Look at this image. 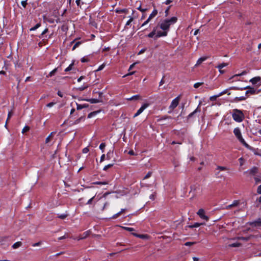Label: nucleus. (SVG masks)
<instances>
[{
	"label": "nucleus",
	"mask_w": 261,
	"mask_h": 261,
	"mask_svg": "<svg viewBox=\"0 0 261 261\" xmlns=\"http://www.w3.org/2000/svg\"><path fill=\"white\" fill-rule=\"evenodd\" d=\"M177 20V18L176 17H172L170 19H165L161 23L160 25V28L167 32L170 28V26L176 23Z\"/></svg>",
	"instance_id": "f257e3e1"
},
{
	"label": "nucleus",
	"mask_w": 261,
	"mask_h": 261,
	"mask_svg": "<svg viewBox=\"0 0 261 261\" xmlns=\"http://www.w3.org/2000/svg\"><path fill=\"white\" fill-rule=\"evenodd\" d=\"M232 116L234 120L238 122L242 121L244 118V115L243 112L241 110L238 109H234L233 110Z\"/></svg>",
	"instance_id": "f03ea898"
},
{
	"label": "nucleus",
	"mask_w": 261,
	"mask_h": 261,
	"mask_svg": "<svg viewBox=\"0 0 261 261\" xmlns=\"http://www.w3.org/2000/svg\"><path fill=\"white\" fill-rule=\"evenodd\" d=\"M229 90H243L245 89H249L250 94H258L260 92V90H256L254 88L247 86L244 88H239L237 87H231L229 88Z\"/></svg>",
	"instance_id": "7ed1b4c3"
},
{
	"label": "nucleus",
	"mask_w": 261,
	"mask_h": 261,
	"mask_svg": "<svg viewBox=\"0 0 261 261\" xmlns=\"http://www.w3.org/2000/svg\"><path fill=\"white\" fill-rule=\"evenodd\" d=\"M179 100L180 96H178L172 100L170 106H169V109L171 110H174L178 106Z\"/></svg>",
	"instance_id": "20e7f679"
},
{
	"label": "nucleus",
	"mask_w": 261,
	"mask_h": 261,
	"mask_svg": "<svg viewBox=\"0 0 261 261\" xmlns=\"http://www.w3.org/2000/svg\"><path fill=\"white\" fill-rule=\"evenodd\" d=\"M86 194H90V196H92V197H91L90 199L88 201V202L86 203V204H91L92 203L93 200L94 199L96 196V194L91 190H87V191L86 192Z\"/></svg>",
	"instance_id": "39448f33"
},
{
	"label": "nucleus",
	"mask_w": 261,
	"mask_h": 261,
	"mask_svg": "<svg viewBox=\"0 0 261 261\" xmlns=\"http://www.w3.org/2000/svg\"><path fill=\"white\" fill-rule=\"evenodd\" d=\"M197 214L202 219L205 220L206 221L208 220V217L204 215V211L202 208L198 210Z\"/></svg>",
	"instance_id": "423d86ee"
},
{
	"label": "nucleus",
	"mask_w": 261,
	"mask_h": 261,
	"mask_svg": "<svg viewBox=\"0 0 261 261\" xmlns=\"http://www.w3.org/2000/svg\"><path fill=\"white\" fill-rule=\"evenodd\" d=\"M149 106L148 103L143 104L142 107L138 110L137 113L134 115V117H137Z\"/></svg>",
	"instance_id": "0eeeda50"
},
{
	"label": "nucleus",
	"mask_w": 261,
	"mask_h": 261,
	"mask_svg": "<svg viewBox=\"0 0 261 261\" xmlns=\"http://www.w3.org/2000/svg\"><path fill=\"white\" fill-rule=\"evenodd\" d=\"M250 225L254 227H261V217L258 218L255 221L250 223Z\"/></svg>",
	"instance_id": "6e6552de"
},
{
	"label": "nucleus",
	"mask_w": 261,
	"mask_h": 261,
	"mask_svg": "<svg viewBox=\"0 0 261 261\" xmlns=\"http://www.w3.org/2000/svg\"><path fill=\"white\" fill-rule=\"evenodd\" d=\"M83 100H85L86 101L90 102L91 103H96L98 102H102L103 101L101 99H95V98H91V99H84Z\"/></svg>",
	"instance_id": "1a4fd4ad"
},
{
	"label": "nucleus",
	"mask_w": 261,
	"mask_h": 261,
	"mask_svg": "<svg viewBox=\"0 0 261 261\" xmlns=\"http://www.w3.org/2000/svg\"><path fill=\"white\" fill-rule=\"evenodd\" d=\"M167 35V31H164L163 32L158 31L156 33V35L154 36V39L156 40L158 38L162 36H166Z\"/></svg>",
	"instance_id": "9d476101"
},
{
	"label": "nucleus",
	"mask_w": 261,
	"mask_h": 261,
	"mask_svg": "<svg viewBox=\"0 0 261 261\" xmlns=\"http://www.w3.org/2000/svg\"><path fill=\"white\" fill-rule=\"evenodd\" d=\"M258 169L256 167H253L250 170H248L247 172L249 173L250 175H255L258 173Z\"/></svg>",
	"instance_id": "9b49d317"
},
{
	"label": "nucleus",
	"mask_w": 261,
	"mask_h": 261,
	"mask_svg": "<svg viewBox=\"0 0 261 261\" xmlns=\"http://www.w3.org/2000/svg\"><path fill=\"white\" fill-rule=\"evenodd\" d=\"M233 133L235 135L236 137L237 138V139L241 138V137H242V134L240 129L238 127H236L234 129Z\"/></svg>",
	"instance_id": "f8f14e48"
},
{
	"label": "nucleus",
	"mask_w": 261,
	"mask_h": 261,
	"mask_svg": "<svg viewBox=\"0 0 261 261\" xmlns=\"http://www.w3.org/2000/svg\"><path fill=\"white\" fill-rule=\"evenodd\" d=\"M261 81V77L259 76H256L250 80V82H251L253 85L256 84L258 82Z\"/></svg>",
	"instance_id": "ddd939ff"
},
{
	"label": "nucleus",
	"mask_w": 261,
	"mask_h": 261,
	"mask_svg": "<svg viewBox=\"0 0 261 261\" xmlns=\"http://www.w3.org/2000/svg\"><path fill=\"white\" fill-rule=\"evenodd\" d=\"M238 139L239 140V141L243 144L246 147L249 149H251L252 147L250 146L244 140V139L243 138L242 136L241 137V138H238Z\"/></svg>",
	"instance_id": "4468645a"
},
{
	"label": "nucleus",
	"mask_w": 261,
	"mask_h": 261,
	"mask_svg": "<svg viewBox=\"0 0 261 261\" xmlns=\"http://www.w3.org/2000/svg\"><path fill=\"white\" fill-rule=\"evenodd\" d=\"M76 106H77L76 109L77 110H80L83 108H86L89 107L88 104L80 105L77 103H76Z\"/></svg>",
	"instance_id": "2eb2a0df"
},
{
	"label": "nucleus",
	"mask_w": 261,
	"mask_h": 261,
	"mask_svg": "<svg viewBox=\"0 0 261 261\" xmlns=\"http://www.w3.org/2000/svg\"><path fill=\"white\" fill-rule=\"evenodd\" d=\"M207 59V57H201L200 58H199L198 61H197V63L195 65V66H198L200 64H201L203 62H204V61H205Z\"/></svg>",
	"instance_id": "dca6fc26"
},
{
	"label": "nucleus",
	"mask_w": 261,
	"mask_h": 261,
	"mask_svg": "<svg viewBox=\"0 0 261 261\" xmlns=\"http://www.w3.org/2000/svg\"><path fill=\"white\" fill-rule=\"evenodd\" d=\"M132 234L136 237L141 239H145L148 238V236L146 234H139L136 233H133Z\"/></svg>",
	"instance_id": "f3484780"
},
{
	"label": "nucleus",
	"mask_w": 261,
	"mask_h": 261,
	"mask_svg": "<svg viewBox=\"0 0 261 261\" xmlns=\"http://www.w3.org/2000/svg\"><path fill=\"white\" fill-rule=\"evenodd\" d=\"M156 28H154L152 31L149 34H148L147 36L149 38H152L154 37V36L156 35Z\"/></svg>",
	"instance_id": "a211bd4d"
},
{
	"label": "nucleus",
	"mask_w": 261,
	"mask_h": 261,
	"mask_svg": "<svg viewBox=\"0 0 261 261\" xmlns=\"http://www.w3.org/2000/svg\"><path fill=\"white\" fill-rule=\"evenodd\" d=\"M158 14V11L156 9H154L151 14L150 15L149 17L148 18L149 19L151 20L152 18L154 17Z\"/></svg>",
	"instance_id": "6ab92c4d"
},
{
	"label": "nucleus",
	"mask_w": 261,
	"mask_h": 261,
	"mask_svg": "<svg viewBox=\"0 0 261 261\" xmlns=\"http://www.w3.org/2000/svg\"><path fill=\"white\" fill-rule=\"evenodd\" d=\"M100 112V110H98V111H93L92 112H91L88 115V118H92L93 116H95V115H96L97 114L99 113V112Z\"/></svg>",
	"instance_id": "aec40b11"
},
{
	"label": "nucleus",
	"mask_w": 261,
	"mask_h": 261,
	"mask_svg": "<svg viewBox=\"0 0 261 261\" xmlns=\"http://www.w3.org/2000/svg\"><path fill=\"white\" fill-rule=\"evenodd\" d=\"M200 112V109H199V107H197L194 111H193L192 113H190L188 116V118H190L192 117L195 113H196L197 112Z\"/></svg>",
	"instance_id": "412c9836"
},
{
	"label": "nucleus",
	"mask_w": 261,
	"mask_h": 261,
	"mask_svg": "<svg viewBox=\"0 0 261 261\" xmlns=\"http://www.w3.org/2000/svg\"><path fill=\"white\" fill-rule=\"evenodd\" d=\"M205 224L204 223H195L193 225H189V227L190 228H194V227H198L201 225Z\"/></svg>",
	"instance_id": "4be33fe9"
},
{
	"label": "nucleus",
	"mask_w": 261,
	"mask_h": 261,
	"mask_svg": "<svg viewBox=\"0 0 261 261\" xmlns=\"http://www.w3.org/2000/svg\"><path fill=\"white\" fill-rule=\"evenodd\" d=\"M246 99V97L241 96V97H237L234 99V101L238 102L239 101H242Z\"/></svg>",
	"instance_id": "5701e85b"
},
{
	"label": "nucleus",
	"mask_w": 261,
	"mask_h": 261,
	"mask_svg": "<svg viewBox=\"0 0 261 261\" xmlns=\"http://www.w3.org/2000/svg\"><path fill=\"white\" fill-rule=\"evenodd\" d=\"M241 244L240 243H235L228 245L229 247H238L241 246Z\"/></svg>",
	"instance_id": "b1692460"
},
{
	"label": "nucleus",
	"mask_w": 261,
	"mask_h": 261,
	"mask_svg": "<svg viewBox=\"0 0 261 261\" xmlns=\"http://www.w3.org/2000/svg\"><path fill=\"white\" fill-rule=\"evenodd\" d=\"M228 65V64L226 63H223L222 64H219L217 66V68H218L219 69H221L223 67L226 66Z\"/></svg>",
	"instance_id": "393cba45"
},
{
	"label": "nucleus",
	"mask_w": 261,
	"mask_h": 261,
	"mask_svg": "<svg viewBox=\"0 0 261 261\" xmlns=\"http://www.w3.org/2000/svg\"><path fill=\"white\" fill-rule=\"evenodd\" d=\"M139 98H140V95H136L131 97L130 98H127V99L129 100H138Z\"/></svg>",
	"instance_id": "a878e982"
},
{
	"label": "nucleus",
	"mask_w": 261,
	"mask_h": 261,
	"mask_svg": "<svg viewBox=\"0 0 261 261\" xmlns=\"http://www.w3.org/2000/svg\"><path fill=\"white\" fill-rule=\"evenodd\" d=\"M40 25H41L40 23H37L34 27L31 28L30 29V31H33L36 30L37 29H38V28H39L40 27Z\"/></svg>",
	"instance_id": "bb28decb"
},
{
	"label": "nucleus",
	"mask_w": 261,
	"mask_h": 261,
	"mask_svg": "<svg viewBox=\"0 0 261 261\" xmlns=\"http://www.w3.org/2000/svg\"><path fill=\"white\" fill-rule=\"evenodd\" d=\"M84 119V116H82L80 118H79V119H76L73 123H72V125H75V124H77L78 123H79L82 120V119Z\"/></svg>",
	"instance_id": "cd10ccee"
},
{
	"label": "nucleus",
	"mask_w": 261,
	"mask_h": 261,
	"mask_svg": "<svg viewBox=\"0 0 261 261\" xmlns=\"http://www.w3.org/2000/svg\"><path fill=\"white\" fill-rule=\"evenodd\" d=\"M21 242H17L15 243H14L12 247L13 248H18L19 247H20L21 245Z\"/></svg>",
	"instance_id": "c85d7f7f"
},
{
	"label": "nucleus",
	"mask_w": 261,
	"mask_h": 261,
	"mask_svg": "<svg viewBox=\"0 0 261 261\" xmlns=\"http://www.w3.org/2000/svg\"><path fill=\"white\" fill-rule=\"evenodd\" d=\"M13 115V112L12 111H10V112H9L8 113V118H7V120L6 121V124H5V126H7V123H8V121L9 119H10V118L11 117V116H12Z\"/></svg>",
	"instance_id": "c756f323"
},
{
	"label": "nucleus",
	"mask_w": 261,
	"mask_h": 261,
	"mask_svg": "<svg viewBox=\"0 0 261 261\" xmlns=\"http://www.w3.org/2000/svg\"><path fill=\"white\" fill-rule=\"evenodd\" d=\"M250 237H238V239L245 241H247L250 239Z\"/></svg>",
	"instance_id": "7c9ffc66"
},
{
	"label": "nucleus",
	"mask_w": 261,
	"mask_h": 261,
	"mask_svg": "<svg viewBox=\"0 0 261 261\" xmlns=\"http://www.w3.org/2000/svg\"><path fill=\"white\" fill-rule=\"evenodd\" d=\"M248 73V71H247L246 70H244L242 72H241V73L240 74H236L234 75H233L231 78H233L235 76H242V75H245L246 74V73Z\"/></svg>",
	"instance_id": "2f4dec72"
},
{
	"label": "nucleus",
	"mask_w": 261,
	"mask_h": 261,
	"mask_svg": "<svg viewBox=\"0 0 261 261\" xmlns=\"http://www.w3.org/2000/svg\"><path fill=\"white\" fill-rule=\"evenodd\" d=\"M219 97V95L218 94L214 95V96L210 97V99L211 101H215L217 99V98Z\"/></svg>",
	"instance_id": "473e14b6"
},
{
	"label": "nucleus",
	"mask_w": 261,
	"mask_h": 261,
	"mask_svg": "<svg viewBox=\"0 0 261 261\" xmlns=\"http://www.w3.org/2000/svg\"><path fill=\"white\" fill-rule=\"evenodd\" d=\"M196 243V242H187L185 244V245L186 246H190L191 245L195 244Z\"/></svg>",
	"instance_id": "72a5a7b5"
},
{
	"label": "nucleus",
	"mask_w": 261,
	"mask_h": 261,
	"mask_svg": "<svg viewBox=\"0 0 261 261\" xmlns=\"http://www.w3.org/2000/svg\"><path fill=\"white\" fill-rule=\"evenodd\" d=\"M57 68L54 69L53 70H52L51 72H50L48 76H49V77L52 76L53 75H54L55 74V73L57 72Z\"/></svg>",
	"instance_id": "f704fd0d"
},
{
	"label": "nucleus",
	"mask_w": 261,
	"mask_h": 261,
	"mask_svg": "<svg viewBox=\"0 0 261 261\" xmlns=\"http://www.w3.org/2000/svg\"><path fill=\"white\" fill-rule=\"evenodd\" d=\"M217 169L220 170L221 171H224V170H226L227 169V168L226 167L218 166H217Z\"/></svg>",
	"instance_id": "c9c22d12"
},
{
	"label": "nucleus",
	"mask_w": 261,
	"mask_h": 261,
	"mask_svg": "<svg viewBox=\"0 0 261 261\" xmlns=\"http://www.w3.org/2000/svg\"><path fill=\"white\" fill-rule=\"evenodd\" d=\"M123 229L128 231H134L135 229L132 227H122Z\"/></svg>",
	"instance_id": "e433bc0d"
},
{
	"label": "nucleus",
	"mask_w": 261,
	"mask_h": 261,
	"mask_svg": "<svg viewBox=\"0 0 261 261\" xmlns=\"http://www.w3.org/2000/svg\"><path fill=\"white\" fill-rule=\"evenodd\" d=\"M240 204V202L239 200H234L233 203H232V205L234 207L238 206Z\"/></svg>",
	"instance_id": "4c0bfd02"
},
{
	"label": "nucleus",
	"mask_w": 261,
	"mask_h": 261,
	"mask_svg": "<svg viewBox=\"0 0 261 261\" xmlns=\"http://www.w3.org/2000/svg\"><path fill=\"white\" fill-rule=\"evenodd\" d=\"M89 234V231H86L84 233L83 235H84L83 237L79 238V240H82V239H83L85 238H86L87 237H88Z\"/></svg>",
	"instance_id": "58836bf2"
},
{
	"label": "nucleus",
	"mask_w": 261,
	"mask_h": 261,
	"mask_svg": "<svg viewBox=\"0 0 261 261\" xmlns=\"http://www.w3.org/2000/svg\"><path fill=\"white\" fill-rule=\"evenodd\" d=\"M53 134H54V133H53V132H52V133L49 135V136H48L46 138V139H45V142H46V143H48V142L50 141V137L53 136Z\"/></svg>",
	"instance_id": "ea45409f"
},
{
	"label": "nucleus",
	"mask_w": 261,
	"mask_h": 261,
	"mask_svg": "<svg viewBox=\"0 0 261 261\" xmlns=\"http://www.w3.org/2000/svg\"><path fill=\"white\" fill-rule=\"evenodd\" d=\"M81 44V42H80V41L76 42L74 44V46H73V48H72V50H74V49H75L76 47H78V46H79Z\"/></svg>",
	"instance_id": "a19ab883"
},
{
	"label": "nucleus",
	"mask_w": 261,
	"mask_h": 261,
	"mask_svg": "<svg viewBox=\"0 0 261 261\" xmlns=\"http://www.w3.org/2000/svg\"><path fill=\"white\" fill-rule=\"evenodd\" d=\"M67 217V214H61L59 215L58 217L61 219H64Z\"/></svg>",
	"instance_id": "79ce46f5"
},
{
	"label": "nucleus",
	"mask_w": 261,
	"mask_h": 261,
	"mask_svg": "<svg viewBox=\"0 0 261 261\" xmlns=\"http://www.w3.org/2000/svg\"><path fill=\"white\" fill-rule=\"evenodd\" d=\"M113 165H114V164H109V165L106 166L103 168V170H105V171L107 170L109 168L112 167L113 166Z\"/></svg>",
	"instance_id": "37998d69"
},
{
	"label": "nucleus",
	"mask_w": 261,
	"mask_h": 261,
	"mask_svg": "<svg viewBox=\"0 0 261 261\" xmlns=\"http://www.w3.org/2000/svg\"><path fill=\"white\" fill-rule=\"evenodd\" d=\"M30 129V127L28 126H25L22 129V133L24 134L25 132H27Z\"/></svg>",
	"instance_id": "c03bdc74"
},
{
	"label": "nucleus",
	"mask_w": 261,
	"mask_h": 261,
	"mask_svg": "<svg viewBox=\"0 0 261 261\" xmlns=\"http://www.w3.org/2000/svg\"><path fill=\"white\" fill-rule=\"evenodd\" d=\"M134 20V18L133 17H130V19L127 21L126 24H125V28L127 26V25H129L130 23L133 21Z\"/></svg>",
	"instance_id": "a18cd8bd"
},
{
	"label": "nucleus",
	"mask_w": 261,
	"mask_h": 261,
	"mask_svg": "<svg viewBox=\"0 0 261 261\" xmlns=\"http://www.w3.org/2000/svg\"><path fill=\"white\" fill-rule=\"evenodd\" d=\"M105 147H106V144L105 143H102L100 144V145L99 146V148L102 150V152H103V149Z\"/></svg>",
	"instance_id": "49530a36"
},
{
	"label": "nucleus",
	"mask_w": 261,
	"mask_h": 261,
	"mask_svg": "<svg viewBox=\"0 0 261 261\" xmlns=\"http://www.w3.org/2000/svg\"><path fill=\"white\" fill-rule=\"evenodd\" d=\"M192 190L190 192V194H191L193 196L194 195V191L196 190V187L195 186H194L191 188Z\"/></svg>",
	"instance_id": "de8ad7c7"
},
{
	"label": "nucleus",
	"mask_w": 261,
	"mask_h": 261,
	"mask_svg": "<svg viewBox=\"0 0 261 261\" xmlns=\"http://www.w3.org/2000/svg\"><path fill=\"white\" fill-rule=\"evenodd\" d=\"M73 65V63L71 64L67 68H66L65 69V71L67 72L68 71L71 70Z\"/></svg>",
	"instance_id": "09e8293b"
},
{
	"label": "nucleus",
	"mask_w": 261,
	"mask_h": 261,
	"mask_svg": "<svg viewBox=\"0 0 261 261\" xmlns=\"http://www.w3.org/2000/svg\"><path fill=\"white\" fill-rule=\"evenodd\" d=\"M105 67V64L103 63L101 65H100L98 68L96 70V71H100L102 69H103V68Z\"/></svg>",
	"instance_id": "8fccbe9b"
},
{
	"label": "nucleus",
	"mask_w": 261,
	"mask_h": 261,
	"mask_svg": "<svg viewBox=\"0 0 261 261\" xmlns=\"http://www.w3.org/2000/svg\"><path fill=\"white\" fill-rule=\"evenodd\" d=\"M203 84V83H196L194 85V87L195 88H198L200 86L202 85Z\"/></svg>",
	"instance_id": "3c124183"
},
{
	"label": "nucleus",
	"mask_w": 261,
	"mask_h": 261,
	"mask_svg": "<svg viewBox=\"0 0 261 261\" xmlns=\"http://www.w3.org/2000/svg\"><path fill=\"white\" fill-rule=\"evenodd\" d=\"M93 184H95V185H107V184H108V182H105H105L97 181V182H94Z\"/></svg>",
	"instance_id": "603ef678"
},
{
	"label": "nucleus",
	"mask_w": 261,
	"mask_h": 261,
	"mask_svg": "<svg viewBox=\"0 0 261 261\" xmlns=\"http://www.w3.org/2000/svg\"><path fill=\"white\" fill-rule=\"evenodd\" d=\"M151 174H152V172H148V173L144 177V179H147V178L150 177L151 176Z\"/></svg>",
	"instance_id": "864d4df0"
},
{
	"label": "nucleus",
	"mask_w": 261,
	"mask_h": 261,
	"mask_svg": "<svg viewBox=\"0 0 261 261\" xmlns=\"http://www.w3.org/2000/svg\"><path fill=\"white\" fill-rule=\"evenodd\" d=\"M41 244H42V242H41V241H40V242H37V243H36L33 244H32V246H33V247L39 246H40Z\"/></svg>",
	"instance_id": "5fc2aeb1"
},
{
	"label": "nucleus",
	"mask_w": 261,
	"mask_h": 261,
	"mask_svg": "<svg viewBox=\"0 0 261 261\" xmlns=\"http://www.w3.org/2000/svg\"><path fill=\"white\" fill-rule=\"evenodd\" d=\"M232 207H234V206L232 205V204H231L228 205H227L225 208H223V209L228 210V209H230Z\"/></svg>",
	"instance_id": "6e6d98bb"
},
{
	"label": "nucleus",
	"mask_w": 261,
	"mask_h": 261,
	"mask_svg": "<svg viewBox=\"0 0 261 261\" xmlns=\"http://www.w3.org/2000/svg\"><path fill=\"white\" fill-rule=\"evenodd\" d=\"M228 89H226L224 91H223L222 92H221V93H220L218 95H219V97L225 93H227V91H228Z\"/></svg>",
	"instance_id": "4d7b16f0"
},
{
	"label": "nucleus",
	"mask_w": 261,
	"mask_h": 261,
	"mask_svg": "<svg viewBox=\"0 0 261 261\" xmlns=\"http://www.w3.org/2000/svg\"><path fill=\"white\" fill-rule=\"evenodd\" d=\"M138 62H135L134 63H133V64H132L130 66H129V69L128 70H132L135 66V65L136 64H138Z\"/></svg>",
	"instance_id": "13d9d810"
},
{
	"label": "nucleus",
	"mask_w": 261,
	"mask_h": 261,
	"mask_svg": "<svg viewBox=\"0 0 261 261\" xmlns=\"http://www.w3.org/2000/svg\"><path fill=\"white\" fill-rule=\"evenodd\" d=\"M254 178L256 184H257L258 182H260V179L258 177H255Z\"/></svg>",
	"instance_id": "bf43d9fd"
},
{
	"label": "nucleus",
	"mask_w": 261,
	"mask_h": 261,
	"mask_svg": "<svg viewBox=\"0 0 261 261\" xmlns=\"http://www.w3.org/2000/svg\"><path fill=\"white\" fill-rule=\"evenodd\" d=\"M89 149L88 147H85L83 149V153H86L89 151Z\"/></svg>",
	"instance_id": "052dcab7"
},
{
	"label": "nucleus",
	"mask_w": 261,
	"mask_h": 261,
	"mask_svg": "<svg viewBox=\"0 0 261 261\" xmlns=\"http://www.w3.org/2000/svg\"><path fill=\"white\" fill-rule=\"evenodd\" d=\"M21 5L22 6L24 7V8H25L27 5V1H22L21 2Z\"/></svg>",
	"instance_id": "680f3d73"
},
{
	"label": "nucleus",
	"mask_w": 261,
	"mask_h": 261,
	"mask_svg": "<svg viewBox=\"0 0 261 261\" xmlns=\"http://www.w3.org/2000/svg\"><path fill=\"white\" fill-rule=\"evenodd\" d=\"M257 193L259 194H261V185L258 187L257 189Z\"/></svg>",
	"instance_id": "e2e57ef3"
},
{
	"label": "nucleus",
	"mask_w": 261,
	"mask_h": 261,
	"mask_svg": "<svg viewBox=\"0 0 261 261\" xmlns=\"http://www.w3.org/2000/svg\"><path fill=\"white\" fill-rule=\"evenodd\" d=\"M120 215V213H118L117 214H116L115 215H114L113 217H112V218L113 219H116L117 218L118 216H119Z\"/></svg>",
	"instance_id": "0e129e2a"
},
{
	"label": "nucleus",
	"mask_w": 261,
	"mask_h": 261,
	"mask_svg": "<svg viewBox=\"0 0 261 261\" xmlns=\"http://www.w3.org/2000/svg\"><path fill=\"white\" fill-rule=\"evenodd\" d=\"M55 104V102H51L48 103L47 105V107H51L53 106Z\"/></svg>",
	"instance_id": "69168bd1"
},
{
	"label": "nucleus",
	"mask_w": 261,
	"mask_h": 261,
	"mask_svg": "<svg viewBox=\"0 0 261 261\" xmlns=\"http://www.w3.org/2000/svg\"><path fill=\"white\" fill-rule=\"evenodd\" d=\"M155 193H154V194H151L150 196V199L153 200L155 198Z\"/></svg>",
	"instance_id": "338daca9"
},
{
	"label": "nucleus",
	"mask_w": 261,
	"mask_h": 261,
	"mask_svg": "<svg viewBox=\"0 0 261 261\" xmlns=\"http://www.w3.org/2000/svg\"><path fill=\"white\" fill-rule=\"evenodd\" d=\"M150 19H149L148 18L142 24V27L146 25V24H147L149 21H150Z\"/></svg>",
	"instance_id": "774afa93"
}]
</instances>
